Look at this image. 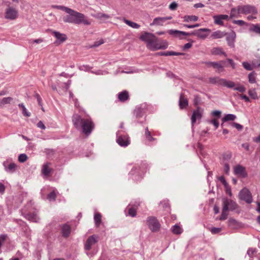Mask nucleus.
Listing matches in <instances>:
<instances>
[{
  "label": "nucleus",
  "instance_id": "1",
  "mask_svg": "<svg viewBox=\"0 0 260 260\" xmlns=\"http://www.w3.org/2000/svg\"><path fill=\"white\" fill-rule=\"evenodd\" d=\"M139 39L146 44L148 48L153 51L165 49L168 46L166 41H159L154 34L147 31H142L140 35Z\"/></svg>",
  "mask_w": 260,
  "mask_h": 260
},
{
  "label": "nucleus",
  "instance_id": "2",
  "mask_svg": "<svg viewBox=\"0 0 260 260\" xmlns=\"http://www.w3.org/2000/svg\"><path fill=\"white\" fill-rule=\"evenodd\" d=\"M73 122L77 128L80 126L83 132L86 135H89L94 127V123L89 116H86L83 118L80 116H77L74 118Z\"/></svg>",
  "mask_w": 260,
  "mask_h": 260
},
{
  "label": "nucleus",
  "instance_id": "3",
  "mask_svg": "<svg viewBox=\"0 0 260 260\" xmlns=\"http://www.w3.org/2000/svg\"><path fill=\"white\" fill-rule=\"evenodd\" d=\"M63 10L70 15L69 17L64 20L66 22L76 24L83 23L85 25L90 24L89 21L85 19V16L83 14L66 7L64 8Z\"/></svg>",
  "mask_w": 260,
  "mask_h": 260
},
{
  "label": "nucleus",
  "instance_id": "4",
  "mask_svg": "<svg viewBox=\"0 0 260 260\" xmlns=\"http://www.w3.org/2000/svg\"><path fill=\"white\" fill-rule=\"evenodd\" d=\"M236 11L239 14H242L247 15L251 14L252 15H255L257 13L256 9L254 7L248 5L239 6L237 7V9H233L232 10L231 13V17L235 16L234 13Z\"/></svg>",
  "mask_w": 260,
  "mask_h": 260
},
{
  "label": "nucleus",
  "instance_id": "5",
  "mask_svg": "<svg viewBox=\"0 0 260 260\" xmlns=\"http://www.w3.org/2000/svg\"><path fill=\"white\" fill-rule=\"evenodd\" d=\"M237 205L233 201L224 198L223 199V209L222 214L219 218L220 220H224L228 216L229 209L234 210L236 208Z\"/></svg>",
  "mask_w": 260,
  "mask_h": 260
},
{
  "label": "nucleus",
  "instance_id": "6",
  "mask_svg": "<svg viewBox=\"0 0 260 260\" xmlns=\"http://www.w3.org/2000/svg\"><path fill=\"white\" fill-rule=\"evenodd\" d=\"M146 173V168L140 166L134 167L129 173L130 178L136 182L141 180Z\"/></svg>",
  "mask_w": 260,
  "mask_h": 260
},
{
  "label": "nucleus",
  "instance_id": "7",
  "mask_svg": "<svg viewBox=\"0 0 260 260\" xmlns=\"http://www.w3.org/2000/svg\"><path fill=\"white\" fill-rule=\"evenodd\" d=\"M146 222L147 225L152 232H156L159 231L160 224L155 217H149Z\"/></svg>",
  "mask_w": 260,
  "mask_h": 260
},
{
  "label": "nucleus",
  "instance_id": "8",
  "mask_svg": "<svg viewBox=\"0 0 260 260\" xmlns=\"http://www.w3.org/2000/svg\"><path fill=\"white\" fill-rule=\"evenodd\" d=\"M150 109V107L145 103L140 105L135 110V113L137 117H142L144 114H146Z\"/></svg>",
  "mask_w": 260,
  "mask_h": 260
},
{
  "label": "nucleus",
  "instance_id": "9",
  "mask_svg": "<svg viewBox=\"0 0 260 260\" xmlns=\"http://www.w3.org/2000/svg\"><path fill=\"white\" fill-rule=\"evenodd\" d=\"M117 142L122 147H126L129 144V140L127 135H118L117 138Z\"/></svg>",
  "mask_w": 260,
  "mask_h": 260
},
{
  "label": "nucleus",
  "instance_id": "10",
  "mask_svg": "<svg viewBox=\"0 0 260 260\" xmlns=\"http://www.w3.org/2000/svg\"><path fill=\"white\" fill-rule=\"evenodd\" d=\"M240 198L245 201L248 203H250L252 202V196L250 191L246 188H243L240 193Z\"/></svg>",
  "mask_w": 260,
  "mask_h": 260
},
{
  "label": "nucleus",
  "instance_id": "11",
  "mask_svg": "<svg viewBox=\"0 0 260 260\" xmlns=\"http://www.w3.org/2000/svg\"><path fill=\"white\" fill-rule=\"evenodd\" d=\"M42 173L46 177L48 178L51 176L53 172V169L51 167V163L47 162L43 165L42 168Z\"/></svg>",
  "mask_w": 260,
  "mask_h": 260
},
{
  "label": "nucleus",
  "instance_id": "12",
  "mask_svg": "<svg viewBox=\"0 0 260 260\" xmlns=\"http://www.w3.org/2000/svg\"><path fill=\"white\" fill-rule=\"evenodd\" d=\"M217 83L221 86L226 87L230 88H234L236 85V83L230 80H227L224 79H219L217 81Z\"/></svg>",
  "mask_w": 260,
  "mask_h": 260
},
{
  "label": "nucleus",
  "instance_id": "13",
  "mask_svg": "<svg viewBox=\"0 0 260 260\" xmlns=\"http://www.w3.org/2000/svg\"><path fill=\"white\" fill-rule=\"evenodd\" d=\"M71 231V226L68 223L64 224L61 226V233L64 238H67L69 236Z\"/></svg>",
  "mask_w": 260,
  "mask_h": 260
},
{
  "label": "nucleus",
  "instance_id": "14",
  "mask_svg": "<svg viewBox=\"0 0 260 260\" xmlns=\"http://www.w3.org/2000/svg\"><path fill=\"white\" fill-rule=\"evenodd\" d=\"M234 172L236 175L242 177H244L247 175L245 168L240 165H237L235 167Z\"/></svg>",
  "mask_w": 260,
  "mask_h": 260
},
{
  "label": "nucleus",
  "instance_id": "15",
  "mask_svg": "<svg viewBox=\"0 0 260 260\" xmlns=\"http://www.w3.org/2000/svg\"><path fill=\"white\" fill-rule=\"evenodd\" d=\"M97 240L94 236L89 237L86 241L85 248L88 250H90L91 246L95 244Z\"/></svg>",
  "mask_w": 260,
  "mask_h": 260
},
{
  "label": "nucleus",
  "instance_id": "16",
  "mask_svg": "<svg viewBox=\"0 0 260 260\" xmlns=\"http://www.w3.org/2000/svg\"><path fill=\"white\" fill-rule=\"evenodd\" d=\"M17 17V12L13 8H9L6 12V18L10 19H15Z\"/></svg>",
  "mask_w": 260,
  "mask_h": 260
},
{
  "label": "nucleus",
  "instance_id": "17",
  "mask_svg": "<svg viewBox=\"0 0 260 260\" xmlns=\"http://www.w3.org/2000/svg\"><path fill=\"white\" fill-rule=\"evenodd\" d=\"M4 165L5 167L6 170L7 171L10 172H13L17 168V166L15 164L9 160H7L5 161L4 163Z\"/></svg>",
  "mask_w": 260,
  "mask_h": 260
},
{
  "label": "nucleus",
  "instance_id": "18",
  "mask_svg": "<svg viewBox=\"0 0 260 260\" xmlns=\"http://www.w3.org/2000/svg\"><path fill=\"white\" fill-rule=\"evenodd\" d=\"M213 18L215 21V23L216 24L220 25H223V20H227L229 18V16L227 15H219L217 16H214Z\"/></svg>",
  "mask_w": 260,
  "mask_h": 260
},
{
  "label": "nucleus",
  "instance_id": "19",
  "mask_svg": "<svg viewBox=\"0 0 260 260\" xmlns=\"http://www.w3.org/2000/svg\"><path fill=\"white\" fill-rule=\"evenodd\" d=\"M171 17H157L154 19L151 25H163L164 22L167 20L171 19Z\"/></svg>",
  "mask_w": 260,
  "mask_h": 260
},
{
  "label": "nucleus",
  "instance_id": "20",
  "mask_svg": "<svg viewBox=\"0 0 260 260\" xmlns=\"http://www.w3.org/2000/svg\"><path fill=\"white\" fill-rule=\"evenodd\" d=\"M118 98L119 100L122 102L126 101L129 98V94L128 91L123 90L119 92L118 94Z\"/></svg>",
  "mask_w": 260,
  "mask_h": 260
},
{
  "label": "nucleus",
  "instance_id": "21",
  "mask_svg": "<svg viewBox=\"0 0 260 260\" xmlns=\"http://www.w3.org/2000/svg\"><path fill=\"white\" fill-rule=\"evenodd\" d=\"M188 100L184 94H181L179 100V107L180 109H184L188 106Z\"/></svg>",
  "mask_w": 260,
  "mask_h": 260
},
{
  "label": "nucleus",
  "instance_id": "22",
  "mask_svg": "<svg viewBox=\"0 0 260 260\" xmlns=\"http://www.w3.org/2000/svg\"><path fill=\"white\" fill-rule=\"evenodd\" d=\"M202 117V113L199 108L193 112L191 120L193 123H195L197 119H200Z\"/></svg>",
  "mask_w": 260,
  "mask_h": 260
},
{
  "label": "nucleus",
  "instance_id": "23",
  "mask_svg": "<svg viewBox=\"0 0 260 260\" xmlns=\"http://www.w3.org/2000/svg\"><path fill=\"white\" fill-rule=\"evenodd\" d=\"M210 30L207 28H202L199 29L193 34L202 39H204L207 37V35L204 34V32H210Z\"/></svg>",
  "mask_w": 260,
  "mask_h": 260
},
{
  "label": "nucleus",
  "instance_id": "24",
  "mask_svg": "<svg viewBox=\"0 0 260 260\" xmlns=\"http://www.w3.org/2000/svg\"><path fill=\"white\" fill-rule=\"evenodd\" d=\"M168 33L171 35H174L175 36H178L179 37H180V36L181 35H184V36H190V34L188 33V32L179 31V30H172V29L169 30L168 31Z\"/></svg>",
  "mask_w": 260,
  "mask_h": 260
},
{
  "label": "nucleus",
  "instance_id": "25",
  "mask_svg": "<svg viewBox=\"0 0 260 260\" xmlns=\"http://www.w3.org/2000/svg\"><path fill=\"white\" fill-rule=\"evenodd\" d=\"M102 216L100 213H95L94 216V220L96 227H99L102 224Z\"/></svg>",
  "mask_w": 260,
  "mask_h": 260
},
{
  "label": "nucleus",
  "instance_id": "26",
  "mask_svg": "<svg viewBox=\"0 0 260 260\" xmlns=\"http://www.w3.org/2000/svg\"><path fill=\"white\" fill-rule=\"evenodd\" d=\"M53 34L55 38L57 40H59L61 43L65 41L67 39L66 35L64 34H60V32L56 31L53 32Z\"/></svg>",
  "mask_w": 260,
  "mask_h": 260
},
{
  "label": "nucleus",
  "instance_id": "27",
  "mask_svg": "<svg viewBox=\"0 0 260 260\" xmlns=\"http://www.w3.org/2000/svg\"><path fill=\"white\" fill-rule=\"evenodd\" d=\"M208 67H212L213 68L217 69L218 71H221L222 66L219 63L214 62H210L207 63Z\"/></svg>",
  "mask_w": 260,
  "mask_h": 260
},
{
  "label": "nucleus",
  "instance_id": "28",
  "mask_svg": "<svg viewBox=\"0 0 260 260\" xmlns=\"http://www.w3.org/2000/svg\"><path fill=\"white\" fill-rule=\"evenodd\" d=\"M224 34L223 32H221L220 31H216L215 32H213L212 35H211V37L213 39H220L224 36Z\"/></svg>",
  "mask_w": 260,
  "mask_h": 260
},
{
  "label": "nucleus",
  "instance_id": "29",
  "mask_svg": "<svg viewBox=\"0 0 260 260\" xmlns=\"http://www.w3.org/2000/svg\"><path fill=\"white\" fill-rule=\"evenodd\" d=\"M137 208L136 207H134L133 206H128V215L132 217L135 216L137 214Z\"/></svg>",
  "mask_w": 260,
  "mask_h": 260
},
{
  "label": "nucleus",
  "instance_id": "30",
  "mask_svg": "<svg viewBox=\"0 0 260 260\" xmlns=\"http://www.w3.org/2000/svg\"><path fill=\"white\" fill-rule=\"evenodd\" d=\"M198 19V17L194 15H186L183 17V20L185 22L197 21Z\"/></svg>",
  "mask_w": 260,
  "mask_h": 260
},
{
  "label": "nucleus",
  "instance_id": "31",
  "mask_svg": "<svg viewBox=\"0 0 260 260\" xmlns=\"http://www.w3.org/2000/svg\"><path fill=\"white\" fill-rule=\"evenodd\" d=\"M234 90H237L241 93H243L246 91L245 87L243 85L239 83L236 84V85L234 87Z\"/></svg>",
  "mask_w": 260,
  "mask_h": 260
},
{
  "label": "nucleus",
  "instance_id": "32",
  "mask_svg": "<svg viewBox=\"0 0 260 260\" xmlns=\"http://www.w3.org/2000/svg\"><path fill=\"white\" fill-rule=\"evenodd\" d=\"M236 118V116L233 114H227L223 118L222 121L224 122L228 121H234Z\"/></svg>",
  "mask_w": 260,
  "mask_h": 260
},
{
  "label": "nucleus",
  "instance_id": "33",
  "mask_svg": "<svg viewBox=\"0 0 260 260\" xmlns=\"http://www.w3.org/2000/svg\"><path fill=\"white\" fill-rule=\"evenodd\" d=\"M172 231L175 234H180L182 232V229L179 225H175L172 227Z\"/></svg>",
  "mask_w": 260,
  "mask_h": 260
},
{
  "label": "nucleus",
  "instance_id": "34",
  "mask_svg": "<svg viewBox=\"0 0 260 260\" xmlns=\"http://www.w3.org/2000/svg\"><path fill=\"white\" fill-rule=\"evenodd\" d=\"M158 54L161 55H165V56H169V55H182L183 54L182 53H178V52H175L173 51H168L163 53H158Z\"/></svg>",
  "mask_w": 260,
  "mask_h": 260
},
{
  "label": "nucleus",
  "instance_id": "35",
  "mask_svg": "<svg viewBox=\"0 0 260 260\" xmlns=\"http://www.w3.org/2000/svg\"><path fill=\"white\" fill-rule=\"evenodd\" d=\"M256 74L254 72L250 73L248 75V81L250 83H254L256 82Z\"/></svg>",
  "mask_w": 260,
  "mask_h": 260
},
{
  "label": "nucleus",
  "instance_id": "36",
  "mask_svg": "<svg viewBox=\"0 0 260 260\" xmlns=\"http://www.w3.org/2000/svg\"><path fill=\"white\" fill-rule=\"evenodd\" d=\"M124 22L126 24H127V25H128L133 28H138L140 27V25L135 22H132L128 20H124Z\"/></svg>",
  "mask_w": 260,
  "mask_h": 260
},
{
  "label": "nucleus",
  "instance_id": "37",
  "mask_svg": "<svg viewBox=\"0 0 260 260\" xmlns=\"http://www.w3.org/2000/svg\"><path fill=\"white\" fill-rule=\"evenodd\" d=\"M56 197V193L54 190H53L47 196V199L50 200H55Z\"/></svg>",
  "mask_w": 260,
  "mask_h": 260
},
{
  "label": "nucleus",
  "instance_id": "38",
  "mask_svg": "<svg viewBox=\"0 0 260 260\" xmlns=\"http://www.w3.org/2000/svg\"><path fill=\"white\" fill-rule=\"evenodd\" d=\"M151 135H152L151 132H150L148 130V129L147 128L145 130V136H146L147 139L149 141H152L154 140V139L152 137Z\"/></svg>",
  "mask_w": 260,
  "mask_h": 260
},
{
  "label": "nucleus",
  "instance_id": "39",
  "mask_svg": "<svg viewBox=\"0 0 260 260\" xmlns=\"http://www.w3.org/2000/svg\"><path fill=\"white\" fill-rule=\"evenodd\" d=\"M242 64L243 67L247 70L251 71L253 70V67L248 62H243Z\"/></svg>",
  "mask_w": 260,
  "mask_h": 260
},
{
  "label": "nucleus",
  "instance_id": "40",
  "mask_svg": "<svg viewBox=\"0 0 260 260\" xmlns=\"http://www.w3.org/2000/svg\"><path fill=\"white\" fill-rule=\"evenodd\" d=\"M25 217L26 218H27L28 220L32 221H36L37 219V216L35 214H32V215L30 214H26L25 215Z\"/></svg>",
  "mask_w": 260,
  "mask_h": 260
},
{
  "label": "nucleus",
  "instance_id": "41",
  "mask_svg": "<svg viewBox=\"0 0 260 260\" xmlns=\"http://www.w3.org/2000/svg\"><path fill=\"white\" fill-rule=\"evenodd\" d=\"M12 99L11 97L5 98L2 100L1 104L2 105L9 104L12 101Z\"/></svg>",
  "mask_w": 260,
  "mask_h": 260
},
{
  "label": "nucleus",
  "instance_id": "42",
  "mask_svg": "<svg viewBox=\"0 0 260 260\" xmlns=\"http://www.w3.org/2000/svg\"><path fill=\"white\" fill-rule=\"evenodd\" d=\"M27 159V157L25 154H21L18 157V160L20 162H23L25 161Z\"/></svg>",
  "mask_w": 260,
  "mask_h": 260
},
{
  "label": "nucleus",
  "instance_id": "43",
  "mask_svg": "<svg viewBox=\"0 0 260 260\" xmlns=\"http://www.w3.org/2000/svg\"><path fill=\"white\" fill-rule=\"evenodd\" d=\"M248 94L251 97V98L253 99H255L257 97L256 92L254 90H249L248 91Z\"/></svg>",
  "mask_w": 260,
  "mask_h": 260
},
{
  "label": "nucleus",
  "instance_id": "44",
  "mask_svg": "<svg viewBox=\"0 0 260 260\" xmlns=\"http://www.w3.org/2000/svg\"><path fill=\"white\" fill-rule=\"evenodd\" d=\"M222 51L221 49L218 48H214L212 50V53L213 54L217 55L221 54Z\"/></svg>",
  "mask_w": 260,
  "mask_h": 260
},
{
  "label": "nucleus",
  "instance_id": "45",
  "mask_svg": "<svg viewBox=\"0 0 260 260\" xmlns=\"http://www.w3.org/2000/svg\"><path fill=\"white\" fill-rule=\"evenodd\" d=\"M232 125L237 128L238 131L242 130L243 126L239 123L236 122H233Z\"/></svg>",
  "mask_w": 260,
  "mask_h": 260
},
{
  "label": "nucleus",
  "instance_id": "46",
  "mask_svg": "<svg viewBox=\"0 0 260 260\" xmlns=\"http://www.w3.org/2000/svg\"><path fill=\"white\" fill-rule=\"evenodd\" d=\"M192 46V43H188L185 44L183 47L182 49L183 50H186L188 49H190Z\"/></svg>",
  "mask_w": 260,
  "mask_h": 260
},
{
  "label": "nucleus",
  "instance_id": "47",
  "mask_svg": "<svg viewBox=\"0 0 260 260\" xmlns=\"http://www.w3.org/2000/svg\"><path fill=\"white\" fill-rule=\"evenodd\" d=\"M211 122L216 127V128H217L219 126V122L217 118H213L211 120Z\"/></svg>",
  "mask_w": 260,
  "mask_h": 260
},
{
  "label": "nucleus",
  "instance_id": "48",
  "mask_svg": "<svg viewBox=\"0 0 260 260\" xmlns=\"http://www.w3.org/2000/svg\"><path fill=\"white\" fill-rule=\"evenodd\" d=\"M221 112L218 111H215L212 112V115L218 119L220 117Z\"/></svg>",
  "mask_w": 260,
  "mask_h": 260
},
{
  "label": "nucleus",
  "instance_id": "49",
  "mask_svg": "<svg viewBox=\"0 0 260 260\" xmlns=\"http://www.w3.org/2000/svg\"><path fill=\"white\" fill-rule=\"evenodd\" d=\"M240 96L242 100H244L245 102H250L249 98L247 96H246V95L241 94L240 95Z\"/></svg>",
  "mask_w": 260,
  "mask_h": 260
},
{
  "label": "nucleus",
  "instance_id": "50",
  "mask_svg": "<svg viewBox=\"0 0 260 260\" xmlns=\"http://www.w3.org/2000/svg\"><path fill=\"white\" fill-rule=\"evenodd\" d=\"M177 7V4L175 2L172 3L169 6L170 9L173 10H175Z\"/></svg>",
  "mask_w": 260,
  "mask_h": 260
},
{
  "label": "nucleus",
  "instance_id": "51",
  "mask_svg": "<svg viewBox=\"0 0 260 260\" xmlns=\"http://www.w3.org/2000/svg\"><path fill=\"white\" fill-rule=\"evenodd\" d=\"M19 106L21 107L22 108L23 110V113L24 115L26 116H29V114H28L26 111V108L24 107V106L22 105H19Z\"/></svg>",
  "mask_w": 260,
  "mask_h": 260
},
{
  "label": "nucleus",
  "instance_id": "52",
  "mask_svg": "<svg viewBox=\"0 0 260 260\" xmlns=\"http://www.w3.org/2000/svg\"><path fill=\"white\" fill-rule=\"evenodd\" d=\"M234 23L239 25H243L245 24V22L243 20H235Z\"/></svg>",
  "mask_w": 260,
  "mask_h": 260
},
{
  "label": "nucleus",
  "instance_id": "53",
  "mask_svg": "<svg viewBox=\"0 0 260 260\" xmlns=\"http://www.w3.org/2000/svg\"><path fill=\"white\" fill-rule=\"evenodd\" d=\"M37 126H38L39 127H40V128H42V129H44L45 128V125L44 124V123H43V122H42V121H39V122L38 123V124H37Z\"/></svg>",
  "mask_w": 260,
  "mask_h": 260
},
{
  "label": "nucleus",
  "instance_id": "54",
  "mask_svg": "<svg viewBox=\"0 0 260 260\" xmlns=\"http://www.w3.org/2000/svg\"><path fill=\"white\" fill-rule=\"evenodd\" d=\"M199 25H200L199 24H196L194 25H187V24H184V26L185 27H187V28H189L198 27V26H199Z\"/></svg>",
  "mask_w": 260,
  "mask_h": 260
},
{
  "label": "nucleus",
  "instance_id": "55",
  "mask_svg": "<svg viewBox=\"0 0 260 260\" xmlns=\"http://www.w3.org/2000/svg\"><path fill=\"white\" fill-rule=\"evenodd\" d=\"M221 231V229L219 228H213L211 230V232L213 234H216L220 232Z\"/></svg>",
  "mask_w": 260,
  "mask_h": 260
},
{
  "label": "nucleus",
  "instance_id": "56",
  "mask_svg": "<svg viewBox=\"0 0 260 260\" xmlns=\"http://www.w3.org/2000/svg\"><path fill=\"white\" fill-rule=\"evenodd\" d=\"M219 179L223 184H224V185H226L227 183L224 177L221 176L219 177Z\"/></svg>",
  "mask_w": 260,
  "mask_h": 260
},
{
  "label": "nucleus",
  "instance_id": "57",
  "mask_svg": "<svg viewBox=\"0 0 260 260\" xmlns=\"http://www.w3.org/2000/svg\"><path fill=\"white\" fill-rule=\"evenodd\" d=\"M5 190V187L3 183H0V192H4Z\"/></svg>",
  "mask_w": 260,
  "mask_h": 260
},
{
  "label": "nucleus",
  "instance_id": "58",
  "mask_svg": "<svg viewBox=\"0 0 260 260\" xmlns=\"http://www.w3.org/2000/svg\"><path fill=\"white\" fill-rule=\"evenodd\" d=\"M254 30L255 32L260 33V26L259 25H255L254 27Z\"/></svg>",
  "mask_w": 260,
  "mask_h": 260
},
{
  "label": "nucleus",
  "instance_id": "59",
  "mask_svg": "<svg viewBox=\"0 0 260 260\" xmlns=\"http://www.w3.org/2000/svg\"><path fill=\"white\" fill-rule=\"evenodd\" d=\"M213 210L215 214H217L219 212V208L217 206H215L214 207Z\"/></svg>",
  "mask_w": 260,
  "mask_h": 260
},
{
  "label": "nucleus",
  "instance_id": "60",
  "mask_svg": "<svg viewBox=\"0 0 260 260\" xmlns=\"http://www.w3.org/2000/svg\"><path fill=\"white\" fill-rule=\"evenodd\" d=\"M254 141L257 143L260 142V135H259L257 137L254 138Z\"/></svg>",
  "mask_w": 260,
  "mask_h": 260
},
{
  "label": "nucleus",
  "instance_id": "61",
  "mask_svg": "<svg viewBox=\"0 0 260 260\" xmlns=\"http://www.w3.org/2000/svg\"><path fill=\"white\" fill-rule=\"evenodd\" d=\"M103 43H104V41L103 40H101L99 41V42L98 44H96L95 46H99L101 44H102Z\"/></svg>",
  "mask_w": 260,
  "mask_h": 260
},
{
  "label": "nucleus",
  "instance_id": "62",
  "mask_svg": "<svg viewBox=\"0 0 260 260\" xmlns=\"http://www.w3.org/2000/svg\"><path fill=\"white\" fill-rule=\"evenodd\" d=\"M35 42L36 43H39V42H42V40L41 39H38V40H36L35 41Z\"/></svg>",
  "mask_w": 260,
  "mask_h": 260
},
{
  "label": "nucleus",
  "instance_id": "63",
  "mask_svg": "<svg viewBox=\"0 0 260 260\" xmlns=\"http://www.w3.org/2000/svg\"><path fill=\"white\" fill-rule=\"evenodd\" d=\"M257 221L259 223H260V216H259L258 217H257Z\"/></svg>",
  "mask_w": 260,
  "mask_h": 260
},
{
  "label": "nucleus",
  "instance_id": "64",
  "mask_svg": "<svg viewBox=\"0 0 260 260\" xmlns=\"http://www.w3.org/2000/svg\"><path fill=\"white\" fill-rule=\"evenodd\" d=\"M54 260H64V259L63 258H56V259H54Z\"/></svg>",
  "mask_w": 260,
  "mask_h": 260
}]
</instances>
